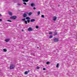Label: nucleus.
I'll return each instance as SVG.
<instances>
[{
  "label": "nucleus",
  "mask_w": 77,
  "mask_h": 77,
  "mask_svg": "<svg viewBox=\"0 0 77 77\" xmlns=\"http://www.w3.org/2000/svg\"><path fill=\"white\" fill-rule=\"evenodd\" d=\"M0 21H2V19H0Z\"/></svg>",
  "instance_id": "nucleus-33"
},
{
  "label": "nucleus",
  "mask_w": 77,
  "mask_h": 77,
  "mask_svg": "<svg viewBox=\"0 0 77 77\" xmlns=\"http://www.w3.org/2000/svg\"><path fill=\"white\" fill-rule=\"evenodd\" d=\"M16 18H17V16H12L10 17L11 19H13V20H15Z\"/></svg>",
  "instance_id": "nucleus-2"
},
{
  "label": "nucleus",
  "mask_w": 77,
  "mask_h": 77,
  "mask_svg": "<svg viewBox=\"0 0 77 77\" xmlns=\"http://www.w3.org/2000/svg\"><path fill=\"white\" fill-rule=\"evenodd\" d=\"M22 21H25V20H26V19L24 18L23 19H22Z\"/></svg>",
  "instance_id": "nucleus-25"
},
{
  "label": "nucleus",
  "mask_w": 77,
  "mask_h": 77,
  "mask_svg": "<svg viewBox=\"0 0 77 77\" xmlns=\"http://www.w3.org/2000/svg\"><path fill=\"white\" fill-rule=\"evenodd\" d=\"M9 41H10V38H7L5 40V41L6 42H8Z\"/></svg>",
  "instance_id": "nucleus-7"
},
{
  "label": "nucleus",
  "mask_w": 77,
  "mask_h": 77,
  "mask_svg": "<svg viewBox=\"0 0 77 77\" xmlns=\"http://www.w3.org/2000/svg\"><path fill=\"white\" fill-rule=\"evenodd\" d=\"M22 31H23V29L22 30Z\"/></svg>",
  "instance_id": "nucleus-35"
},
{
  "label": "nucleus",
  "mask_w": 77,
  "mask_h": 77,
  "mask_svg": "<svg viewBox=\"0 0 77 77\" xmlns=\"http://www.w3.org/2000/svg\"><path fill=\"white\" fill-rule=\"evenodd\" d=\"M59 63H57V66H56V67L57 68H58V67H59Z\"/></svg>",
  "instance_id": "nucleus-18"
},
{
  "label": "nucleus",
  "mask_w": 77,
  "mask_h": 77,
  "mask_svg": "<svg viewBox=\"0 0 77 77\" xmlns=\"http://www.w3.org/2000/svg\"><path fill=\"white\" fill-rule=\"evenodd\" d=\"M41 14V12L38 11V15H39V14Z\"/></svg>",
  "instance_id": "nucleus-16"
},
{
  "label": "nucleus",
  "mask_w": 77,
  "mask_h": 77,
  "mask_svg": "<svg viewBox=\"0 0 77 77\" xmlns=\"http://www.w3.org/2000/svg\"><path fill=\"white\" fill-rule=\"evenodd\" d=\"M30 18L29 17H26V20H30Z\"/></svg>",
  "instance_id": "nucleus-11"
},
{
  "label": "nucleus",
  "mask_w": 77,
  "mask_h": 77,
  "mask_svg": "<svg viewBox=\"0 0 77 77\" xmlns=\"http://www.w3.org/2000/svg\"><path fill=\"white\" fill-rule=\"evenodd\" d=\"M31 7H35V4L34 3H32L31 4Z\"/></svg>",
  "instance_id": "nucleus-3"
},
{
  "label": "nucleus",
  "mask_w": 77,
  "mask_h": 77,
  "mask_svg": "<svg viewBox=\"0 0 77 77\" xmlns=\"http://www.w3.org/2000/svg\"><path fill=\"white\" fill-rule=\"evenodd\" d=\"M27 21H26V20H25L24 21V23H25V24H27Z\"/></svg>",
  "instance_id": "nucleus-19"
},
{
  "label": "nucleus",
  "mask_w": 77,
  "mask_h": 77,
  "mask_svg": "<svg viewBox=\"0 0 77 77\" xmlns=\"http://www.w3.org/2000/svg\"><path fill=\"white\" fill-rule=\"evenodd\" d=\"M9 14L10 15H12V12L10 11L9 12Z\"/></svg>",
  "instance_id": "nucleus-12"
},
{
  "label": "nucleus",
  "mask_w": 77,
  "mask_h": 77,
  "mask_svg": "<svg viewBox=\"0 0 77 77\" xmlns=\"http://www.w3.org/2000/svg\"><path fill=\"white\" fill-rule=\"evenodd\" d=\"M2 14H0V17H2Z\"/></svg>",
  "instance_id": "nucleus-34"
},
{
  "label": "nucleus",
  "mask_w": 77,
  "mask_h": 77,
  "mask_svg": "<svg viewBox=\"0 0 77 77\" xmlns=\"http://www.w3.org/2000/svg\"><path fill=\"white\" fill-rule=\"evenodd\" d=\"M36 29H38V28H39V26H36Z\"/></svg>",
  "instance_id": "nucleus-24"
},
{
  "label": "nucleus",
  "mask_w": 77,
  "mask_h": 77,
  "mask_svg": "<svg viewBox=\"0 0 77 77\" xmlns=\"http://www.w3.org/2000/svg\"><path fill=\"white\" fill-rule=\"evenodd\" d=\"M38 48H39V47H37Z\"/></svg>",
  "instance_id": "nucleus-36"
},
{
  "label": "nucleus",
  "mask_w": 77,
  "mask_h": 77,
  "mask_svg": "<svg viewBox=\"0 0 77 77\" xmlns=\"http://www.w3.org/2000/svg\"><path fill=\"white\" fill-rule=\"evenodd\" d=\"M39 68H40V67H39V66L37 67V69H39Z\"/></svg>",
  "instance_id": "nucleus-28"
},
{
  "label": "nucleus",
  "mask_w": 77,
  "mask_h": 77,
  "mask_svg": "<svg viewBox=\"0 0 77 77\" xmlns=\"http://www.w3.org/2000/svg\"><path fill=\"white\" fill-rule=\"evenodd\" d=\"M57 18V17L56 16H54L53 17V20L54 21H56V19Z\"/></svg>",
  "instance_id": "nucleus-5"
},
{
  "label": "nucleus",
  "mask_w": 77,
  "mask_h": 77,
  "mask_svg": "<svg viewBox=\"0 0 77 77\" xmlns=\"http://www.w3.org/2000/svg\"><path fill=\"white\" fill-rule=\"evenodd\" d=\"M32 28L31 27H29L28 29V31H32Z\"/></svg>",
  "instance_id": "nucleus-8"
},
{
  "label": "nucleus",
  "mask_w": 77,
  "mask_h": 77,
  "mask_svg": "<svg viewBox=\"0 0 77 77\" xmlns=\"http://www.w3.org/2000/svg\"><path fill=\"white\" fill-rule=\"evenodd\" d=\"M8 21H9V22H12V21H11V20H7Z\"/></svg>",
  "instance_id": "nucleus-30"
},
{
  "label": "nucleus",
  "mask_w": 77,
  "mask_h": 77,
  "mask_svg": "<svg viewBox=\"0 0 77 77\" xmlns=\"http://www.w3.org/2000/svg\"><path fill=\"white\" fill-rule=\"evenodd\" d=\"M41 17H42V18H44L45 17L44 15H42Z\"/></svg>",
  "instance_id": "nucleus-21"
},
{
  "label": "nucleus",
  "mask_w": 77,
  "mask_h": 77,
  "mask_svg": "<svg viewBox=\"0 0 77 77\" xmlns=\"http://www.w3.org/2000/svg\"><path fill=\"white\" fill-rule=\"evenodd\" d=\"M35 19H32L30 21L31 22H33L34 21H35Z\"/></svg>",
  "instance_id": "nucleus-9"
},
{
  "label": "nucleus",
  "mask_w": 77,
  "mask_h": 77,
  "mask_svg": "<svg viewBox=\"0 0 77 77\" xmlns=\"http://www.w3.org/2000/svg\"><path fill=\"white\" fill-rule=\"evenodd\" d=\"M54 42H57V41H59V39H58V38H55L54 39Z\"/></svg>",
  "instance_id": "nucleus-4"
},
{
  "label": "nucleus",
  "mask_w": 77,
  "mask_h": 77,
  "mask_svg": "<svg viewBox=\"0 0 77 77\" xmlns=\"http://www.w3.org/2000/svg\"><path fill=\"white\" fill-rule=\"evenodd\" d=\"M57 32H55L54 33V35L55 36H56V35H57Z\"/></svg>",
  "instance_id": "nucleus-15"
},
{
  "label": "nucleus",
  "mask_w": 77,
  "mask_h": 77,
  "mask_svg": "<svg viewBox=\"0 0 77 77\" xmlns=\"http://www.w3.org/2000/svg\"><path fill=\"white\" fill-rule=\"evenodd\" d=\"M3 51H5V52H6V51H7V50L6 49H4Z\"/></svg>",
  "instance_id": "nucleus-13"
},
{
  "label": "nucleus",
  "mask_w": 77,
  "mask_h": 77,
  "mask_svg": "<svg viewBox=\"0 0 77 77\" xmlns=\"http://www.w3.org/2000/svg\"><path fill=\"white\" fill-rule=\"evenodd\" d=\"M17 5H19V6H21V5L20 4H18H18H17Z\"/></svg>",
  "instance_id": "nucleus-29"
},
{
  "label": "nucleus",
  "mask_w": 77,
  "mask_h": 77,
  "mask_svg": "<svg viewBox=\"0 0 77 77\" xmlns=\"http://www.w3.org/2000/svg\"><path fill=\"white\" fill-rule=\"evenodd\" d=\"M23 2H29V0H23Z\"/></svg>",
  "instance_id": "nucleus-10"
},
{
  "label": "nucleus",
  "mask_w": 77,
  "mask_h": 77,
  "mask_svg": "<svg viewBox=\"0 0 77 77\" xmlns=\"http://www.w3.org/2000/svg\"><path fill=\"white\" fill-rule=\"evenodd\" d=\"M27 21L28 23H30V20H27Z\"/></svg>",
  "instance_id": "nucleus-26"
},
{
  "label": "nucleus",
  "mask_w": 77,
  "mask_h": 77,
  "mask_svg": "<svg viewBox=\"0 0 77 77\" xmlns=\"http://www.w3.org/2000/svg\"><path fill=\"white\" fill-rule=\"evenodd\" d=\"M32 14V12H30L29 13V15L30 16Z\"/></svg>",
  "instance_id": "nucleus-14"
},
{
  "label": "nucleus",
  "mask_w": 77,
  "mask_h": 77,
  "mask_svg": "<svg viewBox=\"0 0 77 77\" xmlns=\"http://www.w3.org/2000/svg\"><path fill=\"white\" fill-rule=\"evenodd\" d=\"M49 35H51L52 34V32H50L49 33Z\"/></svg>",
  "instance_id": "nucleus-27"
},
{
  "label": "nucleus",
  "mask_w": 77,
  "mask_h": 77,
  "mask_svg": "<svg viewBox=\"0 0 77 77\" xmlns=\"http://www.w3.org/2000/svg\"><path fill=\"white\" fill-rule=\"evenodd\" d=\"M33 9L34 10H35V9H36V8H35V7H33Z\"/></svg>",
  "instance_id": "nucleus-31"
},
{
  "label": "nucleus",
  "mask_w": 77,
  "mask_h": 77,
  "mask_svg": "<svg viewBox=\"0 0 77 77\" xmlns=\"http://www.w3.org/2000/svg\"><path fill=\"white\" fill-rule=\"evenodd\" d=\"M25 74L26 75V74H28V72L27 71H26L25 72Z\"/></svg>",
  "instance_id": "nucleus-17"
},
{
  "label": "nucleus",
  "mask_w": 77,
  "mask_h": 77,
  "mask_svg": "<svg viewBox=\"0 0 77 77\" xmlns=\"http://www.w3.org/2000/svg\"><path fill=\"white\" fill-rule=\"evenodd\" d=\"M23 4L25 5H27V4L26 2H23Z\"/></svg>",
  "instance_id": "nucleus-23"
},
{
  "label": "nucleus",
  "mask_w": 77,
  "mask_h": 77,
  "mask_svg": "<svg viewBox=\"0 0 77 77\" xmlns=\"http://www.w3.org/2000/svg\"><path fill=\"white\" fill-rule=\"evenodd\" d=\"M43 70H45V68H43Z\"/></svg>",
  "instance_id": "nucleus-32"
},
{
  "label": "nucleus",
  "mask_w": 77,
  "mask_h": 77,
  "mask_svg": "<svg viewBox=\"0 0 77 77\" xmlns=\"http://www.w3.org/2000/svg\"><path fill=\"white\" fill-rule=\"evenodd\" d=\"M53 38V36L52 35H51L49 36V38Z\"/></svg>",
  "instance_id": "nucleus-20"
},
{
  "label": "nucleus",
  "mask_w": 77,
  "mask_h": 77,
  "mask_svg": "<svg viewBox=\"0 0 77 77\" xmlns=\"http://www.w3.org/2000/svg\"><path fill=\"white\" fill-rule=\"evenodd\" d=\"M49 63H50V62H47L46 63V64H47V65H48V64H49Z\"/></svg>",
  "instance_id": "nucleus-22"
},
{
  "label": "nucleus",
  "mask_w": 77,
  "mask_h": 77,
  "mask_svg": "<svg viewBox=\"0 0 77 77\" xmlns=\"http://www.w3.org/2000/svg\"><path fill=\"white\" fill-rule=\"evenodd\" d=\"M15 67L14 65L12 64L11 65L10 67V68L11 69H14V68Z\"/></svg>",
  "instance_id": "nucleus-1"
},
{
  "label": "nucleus",
  "mask_w": 77,
  "mask_h": 77,
  "mask_svg": "<svg viewBox=\"0 0 77 77\" xmlns=\"http://www.w3.org/2000/svg\"><path fill=\"white\" fill-rule=\"evenodd\" d=\"M27 14L26 13H24L23 15V17L24 18H26V17H27Z\"/></svg>",
  "instance_id": "nucleus-6"
}]
</instances>
